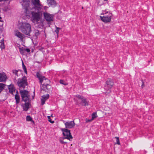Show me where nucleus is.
I'll return each instance as SVG.
<instances>
[{
  "label": "nucleus",
  "mask_w": 154,
  "mask_h": 154,
  "mask_svg": "<svg viewBox=\"0 0 154 154\" xmlns=\"http://www.w3.org/2000/svg\"><path fill=\"white\" fill-rule=\"evenodd\" d=\"M22 5L24 9H25V13L26 16L28 17H30V11L34 9V6L31 5L29 0H23L22 2Z\"/></svg>",
  "instance_id": "f257e3e1"
},
{
  "label": "nucleus",
  "mask_w": 154,
  "mask_h": 154,
  "mask_svg": "<svg viewBox=\"0 0 154 154\" xmlns=\"http://www.w3.org/2000/svg\"><path fill=\"white\" fill-rule=\"evenodd\" d=\"M19 29L21 32L26 35L30 36L31 32L30 24L27 22L22 23L20 24Z\"/></svg>",
  "instance_id": "f03ea898"
},
{
  "label": "nucleus",
  "mask_w": 154,
  "mask_h": 154,
  "mask_svg": "<svg viewBox=\"0 0 154 154\" xmlns=\"http://www.w3.org/2000/svg\"><path fill=\"white\" fill-rule=\"evenodd\" d=\"M101 15H104L103 16H100L101 20L105 23L110 22L112 17V14L106 12V11H103L101 14Z\"/></svg>",
  "instance_id": "7ed1b4c3"
},
{
  "label": "nucleus",
  "mask_w": 154,
  "mask_h": 154,
  "mask_svg": "<svg viewBox=\"0 0 154 154\" xmlns=\"http://www.w3.org/2000/svg\"><path fill=\"white\" fill-rule=\"evenodd\" d=\"M38 12H34L31 10L30 16L31 15V17L33 21L36 22L37 23L42 19V13L41 11H38Z\"/></svg>",
  "instance_id": "20e7f679"
},
{
  "label": "nucleus",
  "mask_w": 154,
  "mask_h": 154,
  "mask_svg": "<svg viewBox=\"0 0 154 154\" xmlns=\"http://www.w3.org/2000/svg\"><path fill=\"white\" fill-rule=\"evenodd\" d=\"M114 82L113 79H108L106 82L104 89L106 91H104V93L106 94H109L111 92V89L113 87Z\"/></svg>",
  "instance_id": "39448f33"
},
{
  "label": "nucleus",
  "mask_w": 154,
  "mask_h": 154,
  "mask_svg": "<svg viewBox=\"0 0 154 154\" xmlns=\"http://www.w3.org/2000/svg\"><path fill=\"white\" fill-rule=\"evenodd\" d=\"M17 84L20 89H24L27 85V79L25 76H23L21 79H18Z\"/></svg>",
  "instance_id": "423d86ee"
},
{
  "label": "nucleus",
  "mask_w": 154,
  "mask_h": 154,
  "mask_svg": "<svg viewBox=\"0 0 154 154\" xmlns=\"http://www.w3.org/2000/svg\"><path fill=\"white\" fill-rule=\"evenodd\" d=\"M20 92L23 101L26 102L29 100L30 95L29 92L27 90L20 89Z\"/></svg>",
  "instance_id": "0eeeda50"
},
{
  "label": "nucleus",
  "mask_w": 154,
  "mask_h": 154,
  "mask_svg": "<svg viewBox=\"0 0 154 154\" xmlns=\"http://www.w3.org/2000/svg\"><path fill=\"white\" fill-rule=\"evenodd\" d=\"M61 131L63 132V134L64 137L69 140H72L73 138L70 132V131L67 128H62Z\"/></svg>",
  "instance_id": "6e6552de"
},
{
  "label": "nucleus",
  "mask_w": 154,
  "mask_h": 154,
  "mask_svg": "<svg viewBox=\"0 0 154 154\" xmlns=\"http://www.w3.org/2000/svg\"><path fill=\"white\" fill-rule=\"evenodd\" d=\"M31 2L35 10L40 11L43 9V6L40 4L39 0H31Z\"/></svg>",
  "instance_id": "1a4fd4ad"
},
{
  "label": "nucleus",
  "mask_w": 154,
  "mask_h": 154,
  "mask_svg": "<svg viewBox=\"0 0 154 154\" xmlns=\"http://www.w3.org/2000/svg\"><path fill=\"white\" fill-rule=\"evenodd\" d=\"M75 97L81 100V104L83 106H86L88 105V101L85 97L80 95L77 94L75 96Z\"/></svg>",
  "instance_id": "9d476101"
},
{
  "label": "nucleus",
  "mask_w": 154,
  "mask_h": 154,
  "mask_svg": "<svg viewBox=\"0 0 154 154\" xmlns=\"http://www.w3.org/2000/svg\"><path fill=\"white\" fill-rule=\"evenodd\" d=\"M44 81H46L47 83H45L44 84H42V86H41V89L48 92L51 88V86L49 85L50 81L48 79H45V80Z\"/></svg>",
  "instance_id": "9b49d317"
},
{
  "label": "nucleus",
  "mask_w": 154,
  "mask_h": 154,
  "mask_svg": "<svg viewBox=\"0 0 154 154\" xmlns=\"http://www.w3.org/2000/svg\"><path fill=\"white\" fill-rule=\"evenodd\" d=\"M44 18L48 22H50L53 20V15L47 12H44L43 13Z\"/></svg>",
  "instance_id": "f8f14e48"
},
{
  "label": "nucleus",
  "mask_w": 154,
  "mask_h": 154,
  "mask_svg": "<svg viewBox=\"0 0 154 154\" xmlns=\"http://www.w3.org/2000/svg\"><path fill=\"white\" fill-rule=\"evenodd\" d=\"M65 125L66 128L70 129L74 128L75 124L74 121H71L66 122Z\"/></svg>",
  "instance_id": "ddd939ff"
},
{
  "label": "nucleus",
  "mask_w": 154,
  "mask_h": 154,
  "mask_svg": "<svg viewBox=\"0 0 154 154\" xmlns=\"http://www.w3.org/2000/svg\"><path fill=\"white\" fill-rule=\"evenodd\" d=\"M36 75L37 77L40 80V82L42 84V83H43V84H44L45 83H47L46 81L45 80L46 79H46L45 78V77L44 76L42 75H41L40 74L38 73H37Z\"/></svg>",
  "instance_id": "4468645a"
},
{
  "label": "nucleus",
  "mask_w": 154,
  "mask_h": 154,
  "mask_svg": "<svg viewBox=\"0 0 154 154\" xmlns=\"http://www.w3.org/2000/svg\"><path fill=\"white\" fill-rule=\"evenodd\" d=\"M25 102V103L24 104H22L21 105V106L23 107V110L24 111H27L28 110L29 108V106L30 104L28 102Z\"/></svg>",
  "instance_id": "2eb2a0df"
},
{
  "label": "nucleus",
  "mask_w": 154,
  "mask_h": 154,
  "mask_svg": "<svg viewBox=\"0 0 154 154\" xmlns=\"http://www.w3.org/2000/svg\"><path fill=\"white\" fill-rule=\"evenodd\" d=\"M49 95L48 94L44 95L42 96V98L41 99L42 105H43L45 103V101L49 98Z\"/></svg>",
  "instance_id": "dca6fc26"
},
{
  "label": "nucleus",
  "mask_w": 154,
  "mask_h": 154,
  "mask_svg": "<svg viewBox=\"0 0 154 154\" xmlns=\"http://www.w3.org/2000/svg\"><path fill=\"white\" fill-rule=\"evenodd\" d=\"M15 35L17 37L20 38L21 40H22L23 38L24 37L23 33H21L18 30L15 32Z\"/></svg>",
  "instance_id": "f3484780"
},
{
  "label": "nucleus",
  "mask_w": 154,
  "mask_h": 154,
  "mask_svg": "<svg viewBox=\"0 0 154 154\" xmlns=\"http://www.w3.org/2000/svg\"><path fill=\"white\" fill-rule=\"evenodd\" d=\"M6 76L4 73H0V82H4L6 80Z\"/></svg>",
  "instance_id": "a211bd4d"
},
{
  "label": "nucleus",
  "mask_w": 154,
  "mask_h": 154,
  "mask_svg": "<svg viewBox=\"0 0 154 154\" xmlns=\"http://www.w3.org/2000/svg\"><path fill=\"white\" fill-rule=\"evenodd\" d=\"M47 2L50 6H55L57 4L56 2L54 0H47Z\"/></svg>",
  "instance_id": "6ab92c4d"
},
{
  "label": "nucleus",
  "mask_w": 154,
  "mask_h": 154,
  "mask_svg": "<svg viewBox=\"0 0 154 154\" xmlns=\"http://www.w3.org/2000/svg\"><path fill=\"white\" fill-rule=\"evenodd\" d=\"M8 89L10 92L13 94L14 92H15V89L13 85H11L8 86Z\"/></svg>",
  "instance_id": "aec40b11"
},
{
  "label": "nucleus",
  "mask_w": 154,
  "mask_h": 154,
  "mask_svg": "<svg viewBox=\"0 0 154 154\" xmlns=\"http://www.w3.org/2000/svg\"><path fill=\"white\" fill-rule=\"evenodd\" d=\"M66 139V138L65 137H60L59 138V141L62 144H66L67 142L65 140Z\"/></svg>",
  "instance_id": "412c9836"
},
{
  "label": "nucleus",
  "mask_w": 154,
  "mask_h": 154,
  "mask_svg": "<svg viewBox=\"0 0 154 154\" xmlns=\"http://www.w3.org/2000/svg\"><path fill=\"white\" fill-rule=\"evenodd\" d=\"M15 98L16 100V102L17 104L20 101V98L19 96L17 94H16L15 95Z\"/></svg>",
  "instance_id": "4be33fe9"
},
{
  "label": "nucleus",
  "mask_w": 154,
  "mask_h": 154,
  "mask_svg": "<svg viewBox=\"0 0 154 154\" xmlns=\"http://www.w3.org/2000/svg\"><path fill=\"white\" fill-rule=\"evenodd\" d=\"M105 110L107 112H109L106 113H108L109 115H110L112 114V112L111 110L109 107L106 108V109Z\"/></svg>",
  "instance_id": "5701e85b"
},
{
  "label": "nucleus",
  "mask_w": 154,
  "mask_h": 154,
  "mask_svg": "<svg viewBox=\"0 0 154 154\" xmlns=\"http://www.w3.org/2000/svg\"><path fill=\"white\" fill-rule=\"evenodd\" d=\"M5 85L3 83H0V93L4 89Z\"/></svg>",
  "instance_id": "b1692460"
},
{
  "label": "nucleus",
  "mask_w": 154,
  "mask_h": 154,
  "mask_svg": "<svg viewBox=\"0 0 154 154\" xmlns=\"http://www.w3.org/2000/svg\"><path fill=\"white\" fill-rule=\"evenodd\" d=\"M19 49V51L20 54H24V53L25 52V48L23 47L20 48Z\"/></svg>",
  "instance_id": "393cba45"
},
{
  "label": "nucleus",
  "mask_w": 154,
  "mask_h": 154,
  "mask_svg": "<svg viewBox=\"0 0 154 154\" xmlns=\"http://www.w3.org/2000/svg\"><path fill=\"white\" fill-rule=\"evenodd\" d=\"M0 47L1 48H5L4 40H2L0 42Z\"/></svg>",
  "instance_id": "a878e982"
},
{
  "label": "nucleus",
  "mask_w": 154,
  "mask_h": 154,
  "mask_svg": "<svg viewBox=\"0 0 154 154\" xmlns=\"http://www.w3.org/2000/svg\"><path fill=\"white\" fill-rule=\"evenodd\" d=\"M91 116H92L91 119L92 120H93L95 119L96 118L97 116V113L95 112L93 113L91 115Z\"/></svg>",
  "instance_id": "bb28decb"
},
{
  "label": "nucleus",
  "mask_w": 154,
  "mask_h": 154,
  "mask_svg": "<svg viewBox=\"0 0 154 154\" xmlns=\"http://www.w3.org/2000/svg\"><path fill=\"white\" fill-rule=\"evenodd\" d=\"M22 66L23 68L24 71L25 73H26V74H27V71L26 68L23 62L22 63Z\"/></svg>",
  "instance_id": "cd10ccee"
},
{
  "label": "nucleus",
  "mask_w": 154,
  "mask_h": 154,
  "mask_svg": "<svg viewBox=\"0 0 154 154\" xmlns=\"http://www.w3.org/2000/svg\"><path fill=\"white\" fill-rule=\"evenodd\" d=\"M26 119L27 121H32V118L29 116H28L26 117Z\"/></svg>",
  "instance_id": "c85d7f7f"
},
{
  "label": "nucleus",
  "mask_w": 154,
  "mask_h": 154,
  "mask_svg": "<svg viewBox=\"0 0 154 154\" xmlns=\"http://www.w3.org/2000/svg\"><path fill=\"white\" fill-rule=\"evenodd\" d=\"M56 30H55V32L57 33V35H58V34L59 33V30L60 29H61V28H59V27H57V26H56Z\"/></svg>",
  "instance_id": "c756f323"
},
{
  "label": "nucleus",
  "mask_w": 154,
  "mask_h": 154,
  "mask_svg": "<svg viewBox=\"0 0 154 154\" xmlns=\"http://www.w3.org/2000/svg\"><path fill=\"white\" fill-rule=\"evenodd\" d=\"M115 138L116 139V143H115V144H117L118 145H120V143L119 137H115Z\"/></svg>",
  "instance_id": "7c9ffc66"
},
{
  "label": "nucleus",
  "mask_w": 154,
  "mask_h": 154,
  "mask_svg": "<svg viewBox=\"0 0 154 154\" xmlns=\"http://www.w3.org/2000/svg\"><path fill=\"white\" fill-rule=\"evenodd\" d=\"M60 84L64 85H68V84L65 82L63 80H60Z\"/></svg>",
  "instance_id": "2f4dec72"
},
{
  "label": "nucleus",
  "mask_w": 154,
  "mask_h": 154,
  "mask_svg": "<svg viewBox=\"0 0 154 154\" xmlns=\"http://www.w3.org/2000/svg\"><path fill=\"white\" fill-rule=\"evenodd\" d=\"M51 116H48V121L52 123H53L54 122V121H52L50 119Z\"/></svg>",
  "instance_id": "473e14b6"
},
{
  "label": "nucleus",
  "mask_w": 154,
  "mask_h": 154,
  "mask_svg": "<svg viewBox=\"0 0 154 154\" xmlns=\"http://www.w3.org/2000/svg\"><path fill=\"white\" fill-rule=\"evenodd\" d=\"M18 71L16 70H14L13 71V73L15 74L17 76H18V75L17 74Z\"/></svg>",
  "instance_id": "72a5a7b5"
},
{
  "label": "nucleus",
  "mask_w": 154,
  "mask_h": 154,
  "mask_svg": "<svg viewBox=\"0 0 154 154\" xmlns=\"http://www.w3.org/2000/svg\"><path fill=\"white\" fill-rule=\"evenodd\" d=\"M92 121V120L91 119H86V123H88L89 122H91Z\"/></svg>",
  "instance_id": "f704fd0d"
},
{
  "label": "nucleus",
  "mask_w": 154,
  "mask_h": 154,
  "mask_svg": "<svg viewBox=\"0 0 154 154\" xmlns=\"http://www.w3.org/2000/svg\"><path fill=\"white\" fill-rule=\"evenodd\" d=\"M43 9H41V10H40V11H43V10L44 9L45 10H47V8H48V7H46V6H45V7H44L43 6Z\"/></svg>",
  "instance_id": "c9c22d12"
},
{
  "label": "nucleus",
  "mask_w": 154,
  "mask_h": 154,
  "mask_svg": "<svg viewBox=\"0 0 154 154\" xmlns=\"http://www.w3.org/2000/svg\"><path fill=\"white\" fill-rule=\"evenodd\" d=\"M25 52L26 51L28 53L30 51V50L29 48H25Z\"/></svg>",
  "instance_id": "e433bc0d"
},
{
  "label": "nucleus",
  "mask_w": 154,
  "mask_h": 154,
  "mask_svg": "<svg viewBox=\"0 0 154 154\" xmlns=\"http://www.w3.org/2000/svg\"><path fill=\"white\" fill-rule=\"evenodd\" d=\"M142 84L141 85V87L142 88H143L144 86V83L143 80L142 81Z\"/></svg>",
  "instance_id": "4c0bfd02"
},
{
  "label": "nucleus",
  "mask_w": 154,
  "mask_h": 154,
  "mask_svg": "<svg viewBox=\"0 0 154 154\" xmlns=\"http://www.w3.org/2000/svg\"><path fill=\"white\" fill-rule=\"evenodd\" d=\"M1 17H0V21H1Z\"/></svg>",
  "instance_id": "58836bf2"
},
{
  "label": "nucleus",
  "mask_w": 154,
  "mask_h": 154,
  "mask_svg": "<svg viewBox=\"0 0 154 154\" xmlns=\"http://www.w3.org/2000/svg\"><path fill=\"white\" fill-rule=\"evenodd\" d=\"M104 1H107L108 0H104Z\"/></svg>",
  "instance_id": "ea45409f"
},
{
  "label": "nucleus",
  "mask_w": 154,
  "mask_h": 154,
  "mask_svg": "<svg viewBox=\"0 0 154 154\" xmlns=\"http://www.w3.org/2000/svg\"><path fill=\"white\" fill-rule=\"evenodd\" d=\"M51 116V117H53V116H52V115Z\"/></svg>",
  "instance_id": "a19ab883"
}]
</instances>
